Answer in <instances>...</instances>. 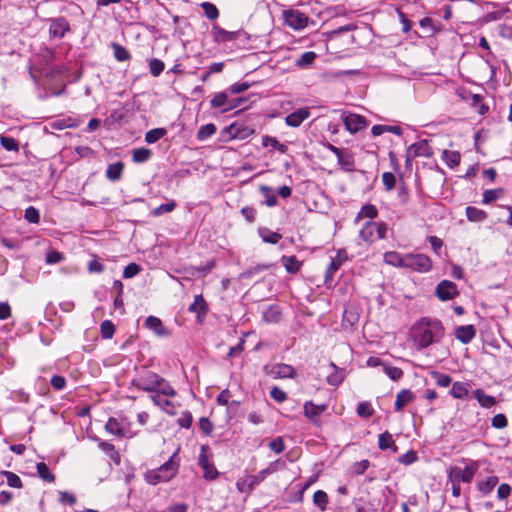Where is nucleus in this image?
<instances>
[{"mask_svg": "<svg viewBox=\"0 0 512 512\" xmlns=\"http://www.w3.org/2000/svg\"><path fill=\"white\" fill-rule=\"evenodd\" d=\"M208 310V305L201 294L194 297V301L189 305L188 311L197 314L199 322L202 321L201 316L205 315Z\"/></svg>", "mask_w": 512, "mask_h": 512, "instance_id": "15", "label": "nucleus"}, {"mask_svg": "<svg viewBox=\"0 0 512 512\" xmlns=\"http://www.w3.org/2000/svg\"><path fill=\"white\" fill-rule=\"evenodd\" d=\"M414 399V394L409 389H403L396 395L394 403L395 410L401 411L407 404Z\"/></svg>", "mask_w": 512, "mask_h": 512, "instance_id": "16", "label": "nucleus"}, {"mask_svg": "<svg viewBox=\"0 0 512 512\" xmlns=\"http://www.w3.org/2000/svg\"><path fill=\"white\" fill-rule=\"evenodd\" d=\"M382 182L385 186V189L387 191H391L394 189L396 184V178L393 173L391 172H384L382 174Z\"/></svg>", "mask_w": 512, "mask_h": 512, "instance_id": "59", "label": "nucleus"}, {"mask_svg": "<svg viewBox=\"0 0 512 512\" xmlns=\"http://www.w3.org/2000/svg\"><path fill=\"white\" fill-rule=\"evenodd\" d=\"M404 268L411 269L419 273H427L432 268L431 259L425 254H405Z\"/></svg>", "mask_w": 512, "mask_h": 512, "instance_id": "4", "label": "nucleus"}, {"mask_svg": "<svg viewBox=\"0 0 512 512\" xmlns=\"http://www.w3.org/2000/svg\"><path fill=\"white\" fill-rule=\"evenodd\" d=\"M258 233L263 242L269 244H277L282 238L280 233L272 231L268 228H259Z\"/></svg>", "mask_w": 512, "mask_h": 512, "instance_id": "27", "label": "nucleus"}, {"mask_svg": "<svg viewBox=\"0 0 512 512\" xmlns=\"http://www.w3.org/2000/svg\"><path fill=\"white\" fill-rule=\"evenodd\" d=\"M383 260L388 265L404 268L405 254H400L396 251H389L384 254Z\"/></svg>", "mask_w": 512, "mask_h": 512, "instance_id": "18", "label": "nucleus"}, {"mask_svg": "<svg viewBox=\"0 0 512 512\" xmlns=\"http://www.w3.org/2000/svg\"><path fill=\"white\" fill-rule=\"evenodd\" d=\"M476 335V330L473 325L459 326L455 330V337L463 344H468Z\"/></svg>", "mask_w": 512, "mask_h": 512, "instance_id": "13", "label": "nucleus"}, {"mask_svg": "<svg viewBox=\"0 0 512 512\" xmlns=\"http://www.w3.org/2000/svg\"><path fill=\"white\" fill-rule=\"evenodd\" d=\"M176 457L177 451L159 468L148 471L145 475L146 481L151 485H157L160 482L171 480L179 469V462Z\"/></svg>", "mask_w": 512, "mask_h": 512, "instance_id": "2", "label": "nucleus"}, {"mask_svg": "<svg viewBox=\"0 0 512 512\" xmlns=\"http://www.w3.org/2000/svg\"><path fill=\"white\" fill-rule=\"evenodd\" d=\"M491 424L494 428L502 429L508 424L507 418L504 414H497L492 418Z\"/></svg>", "mask_w": 512, "mask_h": 512, "instance_id": "61", "label": "nucleus"}, {"mask_svg": "<svg viewBox=\"0 0 512 512\" xmlns=\"http://www.w3.org/2000/svg\"><path fill=\"white\" fill-rule=\"evenodd\" d=\"M327 409L325 404L316 405L311 401L304 404V414L312 422L316 423L317 418Z\"/></svg>", "mask_w": 512, "mask_h": 512, "instance_id": "14", "label": "nucleus"}, {"mask_svg": "<svg viewBox=\"0 0 512 512\" xmlns=\"http://www.w3.org/2000/svg\"><path fill=\"white\" fill-rule=\"evenodd\" d=\"M313 503L322 511H324L328 504L327 493L322 490H317L313 495Z\"/></svg>", "mask_w": 512, "mask_h": 512, "instance_id": "46", "label": "nucleus"}, {"mask_svg": "<svg viewBox=\"0 0 512 512\" xmlns=\"http://www.w3.org/2000/svg\"><path fill=\"white\" fill-rule=\"evenodd\" d=\"M0 143L7 151H18L19 144L13 137L2 136Z\"/></svg>", "mask_w": 512, "mask_h": 512, "instance_id": "55", "label": "nucleus"}, {"mask_svg": "<svg viewBox=\"0 0 512 512\" xmlns=\"http://www.w3.org/2000/svg\"><path fill=\"white\" fill-rule=\"evenodd\" d=\"M497 483L498 478L496 476H489L486 480L478 483V489L482 494L487 495L494 489Z\"/></svg>", "mask_w": 512, "mask_h": 512, "instance_id": "37", "label": "nucleus"}, {"mask_svg": "<svg viewBox=\"0 0 512 512\" xmlns=\"http://www.w3.org/2000/svg\"><path fill=\"white\" fill-rule=\"evenodd\" d=\"M276 471L275 464L271 463L266 469L261 470L256 476L253 477L251 485L258 484L263 481L267 475Z\"/></svg>", "mask_w": 512, "mask_h": 512, "instance_id": "56", "label": "nucleus"}, {"mask_svg": "<svg viewBox=\"0 0 512 512\" xmlns=\"http://www.w3.org/2000/svg\"><path fill=\"white\" fill-rule=\"evenodd\" d=\"M435 294L439 300L447 301L456 297L459 292L455 283L449 280H443L437 285Z\"/></svg>", "mask_w": 512, "mask_h": 512, "instance_id": "10", "label": "nucleus"}, {"mask_svg": "<svg viewBox=\"0 0 512 512\" xmlns=\"http://www.w3.org/2000/svg\"><path fill=\"white\" fill-rule=\"evenodd\" d=\"M124 165L121 162L110 164L106 170V176L111 181H117L120 179Z\"/></svg>", "mask_w": 512, "mask_h": 512, "instance_id": "34", "label": "nucleus"}, {"mask_svg": "<svg viewBox=\"0 0 512 512\" xmlns=\"http://www.w3.org/2000/svg\"><path fill=\"white\" fill-rule=\"evenodd\" d=\"M270 396L271 398H273L277 403H282L284 402L286 399H287V395L286 393L278 388V387H273L270 391Z\"/></svg>", "mask_w": 512, "mask_h": 512, "instance_id": "63", "label": "nucleus"}, {"mask_svg": "<svg viewBox=\"0 0 512 512\" xmlns=\"http://www.w3.org/2000/svg\"><path fill=\"white\" fill-rule=\"evenodd\" d=\"M2 474L6 477L7 484L10 487H13V488H21L22 487V481L17 474L10 472V471H3Z\"/></svg>", "mask_w": 512, "mask_h": 512, "instance_id": "52", "label": "nucleus"}, {"mask_svg": "<svg viewBox=\"0 0 512 512\" xmlns=\"http://www.w3.org/2000/svg\"><path fill=\"white\" fill-rule=\"evenodd\" d=\"M502 194H503V190L502 189L486 190L483 193V200H482V202H483V204H489V203L499 199Z\"/></svg>", "mask_w": 512, "mask_h": 512, "instance_id": "49", "label": "nucleus"}, {"mask_svg": "<svg viewBox=\"0 0 512 512\" xmlns=\"http://www.w3.org/2000/svg\"><path fill=\"white\" fill-rule=\"evenodd\" d=\"M309 108H300L285 117L286 125L290 127H299L306 119L310 117Z\"/></svg>", "mask_w": 512, "mask_h": 512, "instance_id": "12", "label": "nucleus"}, {"mask_svg": "<svg viewBox=\"0 0 512 512\" xmlns=\"http://www.w3.org/2000/svg\"><path fill=\"white\" fill-rule=\"evenodd\" d=\"M213 33L217 42H230L237 38V32L226 31L220 27H214Z\"/></svg>", "mask_w": 512, "mask_h": 512, "instance_id": "29", "label": "nucleus"}, {"mask_svg": "<svg viewBox=\"0 0 512 512\" xmlns=\"http://www.w3.org/2000/svg\"><path fill=\"white\" fill-rule=\"evenodd\" d=\"M38 476L46 482H53L55 476L51 473L50 469L44 462H40L36 466Z\"/></svg>", "mask_w": 512, "mask_h": 512, "instance_id": "45", "label": "nucleus"}, {"mask_svg": "<svg viewBox=\"0 0 512 512\" xmlns=\"http://www.w3.org/2000/svg\"><path fill=\"white\" fill-rule=\"evenodd\" d=\"M24 217L28 222L33 223V224H37L40 221L39 211L33 206H29L25 210Z\"/></svg>", "mask_w": 512, "mask_h": 512, "instance_id": "57", "label": "nucleus"}, {"mask_svg": "<svg viewBox=\"0 0 512 512\" xmlns=\"http://www.w3.org/2000/svg\"><path fill=\"white\" fill-rule=\"evenodd\" d=\"M167 131L164 128H155L149 130L145 135V141L148 144H153L163 138L166 135Z\"/></svg>", "mask_w": 512, "mask_h": 512, "instance_id": "40", "label": "nucleus"}, {"mask_svg": "<svg viewBox=\"0 0 512 512\" xmlns=\"http://www.w3.org/2000/svg\"><path fill=\"white\" fill-rule=\"evenodd\" d=\"M473 396L477 399L479 404L484 408H491L496 404V399L493 396L487 395L482 389L473 391Z\"/></svg>", "mask_w": 512, "mask_h": 512, "instance_id": "24", "label": "nucleus"}, {"mask_svg": "<svg viewBox=\"0 0 512 512\" xmlns=\"http://www.w3.org/2000/svg\"><path fill=\"white\" fill-rule=\"evenodd\" d=\"M149 68H150V73L154 77H158L163 72L165 65H164L163 61L154 58V59L150 60Z\"/></svg>", "mask_w": 512, "mask_h": 512, "instance_id": "54", "label": "nucleus"}, {"mask_svg": "<svg viewBox=\"0 0 512 512\" xmlns=\"http://www.w3.org/2000/svg\"><path fill=\"white\" fill-rule=\"evenodd\" d=\"M176 202L174 200H170L167 203L161 204L152 210L151 215L154 217L161 216L165 213H170L176 208Z\"/></svg>", "mask_w": 512, "mask_h": 512, "instance_id": "42", "label": "nucleus"}, {"mask_svg": "<svg viewBox=\"0 0 512 512\" xmlns=\"http://www.w3.org/2000/svg\"><path fill=\"white\" fill-rule=\"evenodd\" d=\"M263 320L266 323H278L281 320V309L278 305H270L263 312Z\"/></svg>", "mask_w": 512, "mask_h": 512, "instance_id": "20", "label": "nucleus"}, {"mask_svg": "<svg viewBox=\"0 0 512 512\" xmlns=\"http://www.w3.org/2000/svg\"><path fill=\"white\" fill-rule=\"evenodd\" d=\"M264 371L274 379H294L297 375L295 368L285 363H276L271 366H265Z\"/></svg>", "mask_w": 512, "mask_h": 512, "instance_id": "5", "label": "nucleus"}, {"mask_svg": "<svg viewBox=\"0 0 512 512\" xmlns=\"http://www.w3.org/2000/svg\"><path fill=\"white\" fill-rule=\"evenodd\" d=\"M342 265V259H332L331 262L328 265L325 276H324V283L327 286H330L332 282L334 281V275L339 270V268Z\"/></svg>", "mask_w": 512, "mask_h": 512, "instance_id": "19", "label": "nucleus"}, {"mask_svg": "<svg viewBox=\"0 0 512 512\" xmlns=\"http://www.w3.org/2000/svg\"><path fill=\"white\" fill-rule=\"evenodd\" d=\"M158 376L156 373L149 372L146 375L133 379L131 384L139 390L154 394Z\"/></svg>", "mask_w": 512, "mask_h": 512, "instance_id": "8", "label": "nucleus"}, {"mask_svg": "<svg viewBox=\"0 0 512 512\" xmlns=\"http://www.w3.org/2000/svg\"><path fill=\"white\" fill-rule=\"evenodd\" d=\"M433 375L436 379L437 385L441 387H448L452 382L451 377L447 374L435 372Z\"/></svg>", "mask_w": 512, "mask_h": 512, "instance_id": "62", "label": "nucleus"}, {"mask_svg": "<svg viewBox=\"0 0 512 512\" xmlns=\"http://www.w3.org/2000/svg\"><path fill=\"white\" fill-rule=\"evenodd\" d=\"M262 196L264 197V203L268 207H274L278 203V199L276 197V193L274 189L270 186L262 185L259 188Z\"/></svg>", "mask_w": 512, "mask_h": 512, "instance_id": "25", "label": "nucleus"}, {"mask_svg": "<svg viewBox=\"0 0 512 512\" xmlns=\"http://www.w3.org/2000/svg\"><path fill=\"white\" fill-rule=\"evenodd\" d=\"M281 263L291 274L297 273L301 268V262L295 256H282Z\"/></svg>", "mask_w": 512, "mask_h": 512, "instance_id": "26", "label": "nucleus"}, {"mask_svg": "<svg viewBox=\"0 0 512 512\" xmlns=\"http://www.w3.org/2000/svg\"><path fill=\"white\" fill-rule=\"evenodd\" d=\"M387 225L384 222L367 221L359 232V237L366 243L386 237Z\"/></svg>", "mask_w": 512, "mask_h": 512, "instance_id": "3", "label": "nucleus"}, {"mask_svg": "<svg viewBox=\"0 0 512 512\" xmlns=\"http://www.w3.org/2000/svg\"><path fill=\"white\" fill-rule=\"evenodd\" d=\"M262 145L264 147H272L282 154H285L288 150V147L285 144L280 143L275 137L271 136H264L262 138Z\"/></svg>", "mask_w": 512, "mask_h": 512, "instance_id": "33", "label": "nucleus"}, {"mask_svg": "<svg viewBox=\"0 0 512 512\" xmlns=\"http://www.w3.org/2000/svg\"><path fill=\"white\" fill-rule=\"evenodd\" d=\"M331 367L334 369L332 373L327 376V382L332 386H339L345 378L343 370H339L334 363H331Z\"/></svg>", "mask_w": 512, "mask_h": 512, "instance_id": "31", "label": "nucleus"}, {"mask_svg": "<svg viewBox=\"0 0 512 512\" xmlns=\"http://www.w3.org/2000/svg\"><path fill=\"white\" fill-rule=\"evenodd\" d=\"M383 371L393 381H398L403 376V371L398 367L389 366L385 364L383 365Z\"/></svg>", "mask_w": 512, "mask_h": 512, "instance_id": "48", "label": "nucleus"}, {"mask_svg": "<svg viewBox=\"0 0 512 512\" xmlns=\"http://www.w3.org/2000/svg\"><path fill=\"white\" fill-rule=\"evenodd\" d=\"M466 217L470 222H482L487 218V214L482 209L468 206L466 207Z\"/></svg>", "mask_w": 512, "mask_h": 512, "instance_id": "30", "label": "nucleus"}, {"mask_svg": "<svg viewBox=\"0 0 512 512\" xmlns=\"http://www.w3.org/2000/svg\"><path fill=\"white\" fill-rule=\"evenodd\" d=\"M283 15L286 24L294 30L304 29L308 25V16L298 10H287Z\"/></svg>", "mask_w": 512, "mask_h": 512, "instance_id": "7", "label": "nucleus"}, {"mask_svg": "<svg viewBox=\"0 0 512 512\" xmlns=\"http://www.w3.org/2000/svg\"><path fill=\"white\" fill-rule=\"evenodd\" d=\"M338 164L346 171H352L354 169V159L351 154L344 152L337 157Z\"/></svg>", "mask_w": 512, "mask_h": 512, "instance_id": "44", "label": "nucleus"}, {"mask_svg": "<svg viewBox=\"0 0 512 512\" xmlns=\"http://www.w3.org/2000/svg\"><path fill=\"white\" fill-rule=\"evenodd\" d=\"M112 49L117 61H127L131 58L129 51L120 44L112 43Z\"/></svg>", "mask_w": 512, "mask_h": 512, "instance_id": "41", "label": "nucleus"}, {"mask_svg": "<svg viewBox=\"0 0 512 512\" xmlns=\"http://www.w3.org/2000/svg\"><path fill=\"white\" fill-rule=\"evenodd\" d=\"M378 446L381 450H387L389 448H392L394 452L397 450L393 437L388 432L379 435Z\"/></svg>", "mask_w": 512, "mask_h": 512, "instance_id": "35", "label": "nucleus"}, {"mask_svg": "<svg viewBox=\"0 0 512 512\" xmlns=\"http://www.w3.org/2000/svg\"><path fill=\"white\" fill-rule=\"evenodd\" d=\"M201 7L208 19L214 20L219 16V11L214 4L210 2H203L201 3Z\"/></svg>", "mask_w": 512, "mask_h": 512, "instance_id": "50", "label": "nucleus"}, {"mask_svg": "<svg viewBox=\"0 0 512 512\" xmlns=\"http://www.w3.org/2000/svg\"><path fill=\"white\" fill-rule=\"evenodd\" d=\"M444 333V327L439 320L424 317L411 327L410 338L416 349L422 350L439 342Z\"/></svg>", "mask_w": 512, "mask_h": 512, "instance_id": "1", "label": "nucleus"}, {"mask_svg": "<svg viewBox=\"0 0 512 512\" xmlns=\"http://www.w3.org/2000/svg\"><path fill=\"white\" fill-rule=\"evenodd\" d=\"M105 429L108 433L117 437L125 436V429L122 424L114 417L109 418L105 425Z\"/></svg>", "mask_w": 512, "mask_h": 512, "instance_id": "23", "label": "nucleus"}, {"mask_svg": "<svg viewBox=\"0 0 512 512\" xmlns=\"http://www.w3.org/2000/svg\"><path fill=\"white\" fill-rule=\"evenodd\" d=\"M141 268L136 263L128 264L123 271V277L126 279L136 276L140 272Z\"/></svg>", "mask_w": 512, "mask_h": 512, "instance_id": "60", "label": "nucleus"}, {"mask_svg": "<svg viewBox=\"0 0 512 512\" xmlns=\"http://www.w3.org/2000/svg\"><path fill=\"white\" fill-rule=\"evenodd\" d=\"M150 399L153 401V403L160 407L162 410H164L166 413L170 415H174V405L170 400L162 398V396L158 394H151Z\"/></svg>", "mask_w": 512, "mask_h": 512, "instance_id": "22", "label": "nucleus"}, {"mask_svg": "<svg viewBox=\"0 0 512 512\" xmlns=\"http://www.w3.org/2000/svg\"><path fill=\"white\" fill-rule=\"evenodd\" d=\"M145 326L152 330L158 336H163L166 334V330L163 327L162 321L155 316H149L145 320Z\"/></svg>", "mask_w": 512, "mask_h": 512, "instance_id": "21", "label": "nucleus"}, {"mask_svg": "<svg viewBox=\"0 0 512 512\" xmlns=\"http://www.w3.org/2000/svg\"><path fill=\"white\" fill-rule=\"evenodd\" d=\"M343 123L350 133L355 134L367 127V121L363 116L358 114H347L343 115Z\"/></svg>", "mask_w": 512, "mask_h": 512, "instance_id": "11", "label": "nucleus"}, {"mask_svg": "<svg viewBox=\"0 0 512 512\" xmlns=\"http://www.w3.org/2000/svg\"><path fill=\"white\" fill-rule=\"evenodd\" d=\"M269 447L275 453L280 454L281 452H283L285 448L283 439L281 437L273 439L272 441H270Z\"/></svg>", "mask_w": 512, "mask_h": 512, "instance_id": "64", "label": "nucleus"}, {"mask_svg": "<svg viewBox=\"0 0 512 512\" xmlns=\"http://www.w3.org/2000/svg\"><path fill=\"white\" fill-rule=\"evenodd\" d=\"M442 159L450 168H454L459 165L461 156L457 151L444 150Z\"/></svg>", "mask_w": 512, "mask_h": 512, "instance_id": "32", "label": "nucleus"}, {"mask_svg": "<svg viewBox=\"0 0 512 512\" xmlns=\"http://www.w3.org/2000/svg\"><path fill=\"white\" fill-rule=\"evenodd\" d=\"M154 394H158L160 396L165 397H174L176 395V391L166 379L158 376L156 390Z\"/></svg>", "mask_w": 512, "mask_h": 512, "instance_id": "17", "label": "nucleus"}, {"mask_svg": "<svg viewBox=\"0 0 512 512\" xmlns=\"http://www.w3.org/2000/svg\"><path fill=\"white\" fill-rule=\"evenodd\" d=\"M152 156V152L148 148H137L133 150L132 159L136 163H143L148 161Z\"/></svg>", "mask_w": 512, "mask_h": 512, "instance_id": "39", "label": "nucleus"}, {"mask_svg": "<svg viewBox=\"0 0 512 512\" xmlns=\"http://www.w3.org/2000/svg\"><path fill=\"white\" fill-rule=\"evenodd\" d=\"M478 469L479 464L477 462H472L463 469L454 467L450 472L449 478L454 479L457 482L462 481L464 483H470Z\"/></svg>", "mask_w": 512, "mask_h": 512, "instance_id": "6", "label": "nucleus"}, {"mask_svg": "<svg viewBox=\"0 0 512 512\" xmlns=\"http://www.w3.org/2000/svg\"><path fill=\"white\" fill-rule=\"evenodd\" d=\"M50 38L61 39L70 31V24L64 17H56L48 19Z\"/></svg>", "mask_w": 512, "mask_h": 512, "instance_id": "9", "label": "nucleus"}, {"mask_svg": "<svg viewBox=\"0 0 512 512\" xmlns=\"http://www.w3.org/2000/svg\"><path fill=\"white\" fill-rule=\"evenodd\" d=\"M101 335L104 339H110L115 332V326L110 320H105L101 323Z\"/></svg>", "mask_w": 512, "mask_h": 512, "instance_id": "51", "label": "nucleus"}, {"mask_svg": "<svg viewBox=\"0 0 512 512\" xmlns=\"http://www.w3.org/2000/svg\"><path fill=\"white\" fill-rule=\"evenodd\" d=\"M357 414L362 418H368L374 414V409L369 402H360L357 407Z\"/></svg>", "mask_w": 512, "mask_h": 512, "instance_id": "53", "label": "nucleus"}, {"mask_svg": "<svg viewBox=\"0 0 512 512\" xmlns=\"http://www.w3.org/2000/svg\"><path fill=\"white\" fill-rule=\"evenodd\" d=\"M216 132V126L212 123L203 125L199 128L197 132V139L199 141H204L210 138Z\"/></svg>", "mask_w": 512, "mask_h": 512, "instance_id": "43", "label": "nucleus"}, {"mask_svg": "<svg viewBox=\"0 0 512 512\" xmlns=\"http://www.w3.org/2000/svg\"><path fill=\"white\" fill-rule=\"evenodd\" d=\"M316 58L317 54L314 51H307L300 55L295 61V65L299 68L306 69L314 63Z\"/></svg>", "mask_w": 512, "mask_h": 512, "instance_id": "28", "label": "nucleus"}, {"mask_svg": "<svg viewBox=\"0 0 512 512\" xmlns=\"http://www.w3.org/2000/svg\"><path fill=\"white\" fill-rule=\"evenodd\" d=\"M201 468L204 470V478L207 479V480H214L219 475L217 469L210 462H208L207 464L201 466Z\"/></svg>", "mask_w": 512, "mask_h": 512, "instance_id": "58", "label": "nucleus"}, {"mask_svg": "<svg viewBox=\"0 0 512 512\" xmlns=\"http://www.w3.org/2000/svg\"><path fill=\"white\" fill-rule=\"evenodd\" d=\"M210 104L213 108L233 107L229 104L228 94L226 92H219L215 94L214 97L211 99Z\"/></svg>", "mask_w": 512, "mask_h": 512, "instance_id": "36", "label": "nucleus"}, {"mask_svg": "<svg viewBox=\"0 0 512 512\" xmlns=\"http://www.w3.org/2000/svg\"><path fill=\"white\" fill-rule=\"evenodd\" d=\"M450 394L455 399H462L468 394V384L464 382H455L452 385Z\"/></svg>", "mask_w": 512, "mask_h": 512, "instance_id": "38", "label": "nucleus"}, {"mask_svg": "<svg viewBox=\"0 0 512 512\" xmlns=\"http://www.w3.org/2000/svg\"><path fill=\"white\" fill-rule=\"evenodd\" d=\"M377 209L374 205L372 204H367V205H364L360 212L358 213L357 215V218L356 219H359V218H362V217H366V218H369V219H374L377 217Z\"/></svg>", "mask_w": 512, "mask_h": 512, "instance_id": "47", "label": "nucleus"}]
</instances>
